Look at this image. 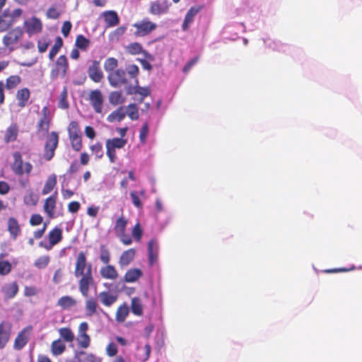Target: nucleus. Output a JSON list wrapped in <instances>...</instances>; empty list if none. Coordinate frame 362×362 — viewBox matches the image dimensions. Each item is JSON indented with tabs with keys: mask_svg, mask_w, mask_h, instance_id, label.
<instances>
[{
	"mask_svg": "<svg viewBox=\"0 0 362 362\" xmlns=\"http://www.w3.org/2000/svg\"><path fill=\"white\" fill-rule=\"evenodd\" d=\"M60 337L66 342H72L74 340V334L69 327H62L59 329Z\"/></svg>",
	"mask_w": 362,
	"mask_h": 362,
	"instance_id": "47",
	"label": "nucleus"
},
{
	"mask_svg": "<svg viewBox=\"0 0 362 362\" xmlns=\"http://www.w3.org/2000/svg\"><path fill=\"white\" fill-rule=\"evenodd\" d=\"M130 197L132 199V204L134 206L138 209H141L143 205L139 199L138 194L135 191H132L130 192Z\"/></svg>",
	"mask_w": 362,
	"mask_h": 362,
	"instance_id": "62",
	"label": "nucleus"
},
{
	"mask_svg": "<svg viewBox=\"0 0 362 362\" xmlns=\"http://www.w3.org/2000/svg\"><path fill=\"white\" fill-rule=\"evenodd\" d=\"M100 259L105 264H109L110 261V252L104 245L100 246Z\"/></svg>",
	"mask_w": 362,
	"mask_h": 362,
	"instance_id": "51",
	"label": "nucleus"
},
{
	"mask_svg": "<svg viewBox=\"0 0 362 362\" xmlns=\"http://www.w3.org/2000/svg\"><path fill=\"white\" fill-rule=\"evenodd\" d=\"M77 300L70 296H64L57 300V305L63 310H69L75 307Z\"/></svg>",
	"mask_w": 362,
	"mask_h": 362,
	"instance_id": "28",
	"label": "nucleus"
},
{
	"mask_svg": "<svg viewBox=\"0 0 362 362\" xmlns=\"http://www.w3.org/2000/svg\"><path fill=\"white\" fill-rule=\"evenodd\" d=\"M63 40L60 36H57L55 39L54 45L52 47L49 52V59L52 60L54 57L57 54L61 48L63 46Z\"/></svg>",
	"mask_w": 362,
	"mask_h": 362,
	"instance_id": "40",
	"label": "nucleus"
},
{
	"mask_svg": "<svg viewBox=\"0 0 362 362\" xmlns=\"http://www.w3.org/2000/svg\"><path fill=\"white\" fill-rule=\"evenodd\" d=\"M13 161L10 164L12 172L17 176L21 177L24 174L28 175L33 170V165L29 162H23V156L19 151L12 154Z\"/></svg>",
	"mask_w": 362,
	"mask_h": 362,
	"instance_id": "3",
	"label": "nucleus"
},
{
	"mask_svg": "<svg viewBox=\"0 0 362 362\" xmlns=\"http://www.w3.org/2000/svg\"><path fill=\"white\" fill-rule=\"evenodd\" d=\"M39 293V289L35 286H25L24 296L26 297H32L36 296Z\"/></svg>",
	"mask_w": 362,
	"mask_h": 362,
	"instance_id": "64",
	"label": "nucleus"
},
{
	"mask_svg": "<svg viewBox=\"0 0 362 362\" xmlns=\"http://www.w3.org/2000/svg\"><path fill=\"white\" fill-rule=\"evenodd\" d=\"M23 34L24 32L20 27L11 29L3 37L2 40L4 47L10 51L14 50L16 45L22 39Z\"/></svg>",
	"mask_w": 362,
	"mask_h": 362,
	"instance_id": "7",
	"label": "nucleus"
},
{
	"mask_svg": "<svg viewBox=\"0 0 362 362\" xmlns=\"http://www.w3.org/2000/svg\"><path fill=\"white\" fill-rule=\"evenodd\" d=\"M126 116V112L123 107H119L111 112L107 117L109 122H120Z\"/></svg>",
	"mask_w": 362,
	"mask_h": 362,
	"instance_id": "34",
	"label": "nucleus"
},
{
	"mask_svg": "<svg viewBox=\"0 0 362 362\" xmlns=\"http://www.w3.org/2000/svg\"><path fill=\"white\" fill-rule=\"evenodd\" d=\"M69 69V64L65 54L60 55L54 62L50 70V78L56 80L59 77L64 78Z\"/></svg>",
	"mask_w": 362,
	"mask_h": 362,
	"instance_id": "5",
	"label": "nucleus"
},
{
	"mask_svg": "<svg viewBox=\"0 0 362 362\" xmlns=\"http://www.w3.org/2000/svg\"><path fill=\"white\" fill-rule=\"evenodd\" d=\"M50 260L51 258L49 255H42L35 260L34 266L38 269H45L49 265Z\"/></svg>",
	"mask_w": 362,
	"mask_h": 362,
	"instance_id": "44",
	"label": "nucleus"
},
{
	"mask_svg": "<svg viewBox=\"0 0 362 362\" xmlns=\"http://www.w3.org/2000/svg\"><path fill=\"white\" fill-rule=\"evenodd\" d=\"M148 132H149L148 125L146 122L142 125V127L140 129V132H139V141H140L141 144H145L146 143V139H147V137L148 135Z\"/></svg>",
	"mask_w": 362,
	"mask_h": 362,
	"instance_id": "55",
	"label": "nucleus"
},
{
	"mask_svg": "<svg viewBox=\"0 0 362 362\" xmlns=\"http://www.w3.org/2000/svg\"><path fill=\"white\" fill-rule=\"evenodd\" d=\"M126 92L128 95L139 94V95H141L139 103L143 102L144 98L151 94V91L148 87L139 86L138 78L136 83H134L133 82L132 86H129L127 87Z\"/></svg>",
	"mask_w": 362,
	"mask_h": 362,
	"instance_id": "18",
	"label": "nucleus"
},
{
	"mask_svg": "<svg viewBox=\"0 0 362 362\" xmlns=\"http://www.w3.org/2000/svg\"><path fill=\"white\" fill-rule=\"evenodd\" d=\"M143 276L140 269L132 268L127 271L124 276V281L126 283H134L138 281Z\"/></svg>",
	"mask_w": 362,
	"mask_h": 362,
	"instance_id": "27",
	"label": "nucleus"
},
{
	"mask_svg": "<svg viewBox=\"0 0 362 362\" xmlns=\"http://www.w3.org/2000/svg\"><path fill=\"white\" fill-rule=\"evenodd\" d=\"M30 98V92L28 88L19 89L16 93V99L18 105L20 107H24L27 105Z\"/></svg>",
	"mask_w": 362,
	"mask_h": 362,
	"instance_id": "26",
	"label": "nucleus"
},
{
	"mask_svg": "<svg viewBox=\"0 0 362 362\" xmlns=\"http://www.w3.org/2000/svg\"><path fill=\"white\" fill-rule=\"evenodd\" d=\"M12 334V324L7 320L0 322V349H4L8 343Z\"/></svg>",
	"mask_w": 362,
	"mask_h": 362,
	"instance_id": "13",
	"label": "nucleus"
},
{
	"mask_svg": "<svg viewBox=\"0 0 362 362\" xmlns=\"http://www.w3.org/2000/svg\"><path fill=\"white\" fill-rule=\"evenodd\" d=\"M8 231L13 240H16L21 233V228L16 218L10 217L7 222Z\"/></svg>",
	"mask_w": 362,
	"mask_h": 362,
	"instance_id": "24",
	"label": "nucleus"
},
{
	"mask_svg": "<svg viewBox=\"0 0 362 362\" xmlns=\"http://www.w3.org/2000/svg\"><path fill=\"white\" fill-rule=\"evenodd\" d=\"M89 325L88 322L80 323L78 329L77 341L79 347L87 349L90 344V337L87 334Z\"/></svg>",
	"mask_w": 362,
	"mask_h": 362,
	"instance_id": "12",
	"label": "nucleus"
},
{
	"mask_svg": "<svg viewBox=\"0 0 362 362\" xmlns=\"http://www.w3.org/2000/svg\"><path fill=\"white\" fill-rule=\"evenodd\" d=\"M90 149L97 158H103L104 153L103 146L100 142H97L96 144L91 145L90 146Z\"/></svg>",
	"mask_w": 362,
	"mask_h": 362,
	"instance_id": "53",
	"label": "nucleus"
},
{
	"mask_svg": "<svg viewBox=\"0 0 362 362\" xmlns=\"http://www.w3.org/2000/svg\"><path fill=\"white\" fill-rule=\"evenodd\" d=\"M106 146V154L110 159V163H114L117 159L116 155V148H113L112 147L105 144Z\"/></svg>",
	"mask_w": 362,
	"mask_h": 362,
	"instance_id": "60",
	"label": "nucleus"
},
{
	"mask_svg": "<svg viewBox=\"0 0 362 362\" xmlns=\"http://www.w3.org/2000/svg\"><path fill=\"white\" fill-rule=\"evenodd\" d=\"M202 7L199 6H192L185 16V19L182 25L183 30H187L190 24L194 21V16L201 11Z\"/></svg>",
	"mask_w": 362,
	"mask_h": 362,
	"instance_id": "22",
	"label": "nucleus"
},
{
	"mask_svg": "<svg viewBox=\"0 0 362 362\" xmlns=\"http://www.w3.org/2000/svg\"><path fill=\"white\" fill-rule=\"evenodd\" d=\"M18 134V128L17 124H13L10 125L5 133L4 141L6 143L14 141L16 140Z\"/></svg>",
	"mask_w": 362,
	"mask_h": 362,
	"instance_id": "32",
	"label": "nucleus"
},
{
	"mask_svg": "<svg viewBox=\"0 0 362 362\" xmlns=\"http://www.w3.org/2000/svg\"><path fill=\"white\" fill-rule=\"evenodd\" d=\"M4 297L8 299L14 298L18 292V285L16 282L5 285L2 288Z\"/></svg>",
	"mask_w": 362,
	"mask_h": 362,
	"instance_id": "29",
	"label": "nucleus"
},
{
	"mask_svg": "<svg viewBox=\"0 0 362 362\" xmlns=\"http://www.w3.org/2000/svg\"><path fill=\"white\" fill-rule=\"evenodd\" d=\"M21 78L18 75H11L6 79L4 87L7 90H13L16 88L21 83Z\"/></svg>",
	"mask_w": 362,
	"mask_h": 362,
	"instance_id": "38",
	"label": "nucleus"
},
{
	"mask_svg": "<svg viewBox=\"0 0 362 362\" xmlns=\"http://www.w3.org/2000/svg\"><path fill=\"white\" fill-rule=\"evenodd\" d=\"M131 310L137 316H141L143 314V305L139 298L134 297L132 299Z\"/></svg>",
	"mask_w": 362,
	"mask_h": 362,
	"instance_id": "39",
	"label": "nucleus"
},
{
	"mask_svg": "<svg viewBox=\"0 0 362 362\" xmlns=\"http://www.w3.org/2000/svg\"><path fill=\"white\" fill-rule=\"evenodd\" d=\"M66 349L65 344L60 339L54 340L51 344V351L54 356L62 354Z\"/></svg>",
	"mask_w": 362,
	"mask_h": 362,
	"instance_id": "37",
	"label": "nucleus"
},
{
	"mask_svg": "<svg viewBox=\"0 0 362 362\" xmlns=\"http://www.w3.org/2000/svg\"><path fill=\"white\" fill-rule=\"evenodd\" d=\"M129 315V308L125 305H120L116 312V320L118 322H123L125 321Z\"/></svg>",
	"mask_w": 362,
	"mask_h": 362,
	"instance_id": "46",
	"label": "nucleus"
},
{
	"mask_svg": "<svg viewBox=\"0 0 362 362\" xmlns=\"http://www.w3.org/2000/svg\"><path fill=\"white\" fill-rule=\"evenodd\" d=\"M100 274L102 278L110 280H116L119 276V274L116 268L113 265L109 264L101 267L100 269Z\"/></svg>",
	"mask_w": 362,
	"mask_h": 362,
	"instance_id": "21",
	"label": "nucleus"
},
{
	"mask_svg": "<svg viewBox=\"0 0 362 362\" xmlns=\"http://www.w3.org/2000/svg\"><path fill=\"white\" fill-rule=\"evenodd\" d=\"M50 40L47 37H42L37 41V49L40 53H44L47 51Z\"/></svg>",
	"mask_w": 362,
	"mask_h": 362,
	"instance_id": "52",
	"label": "nucleus"
},
{
	"mask_svg": "<svg viewBox=\"0 0 362 362\" xmlns=\"http://www.w3.org/2000/svg\"><path fill=\"white\" fill-rule=\"evenodd\" d=\"M143 354L139 355V358L141 361L142 362H145L146 361L149 357H150V354H151V347L150 346L149 344H146L144 348H143Z\"/></svg>",
	"mask_w": 362,
	"mask_h": 362,
	"instance_id": "57",
	"label": "nucleus"
},
{
	"mask_svg": "<svg viewBox=\"0 0 362 362\" xmlns=\"http://www.w3.org/2000/svg\"><path fill=\"white\" fill-rule=\"evenodd\" d=\"M87 72L89 78L95 83H100L104 77L100 62L97 60L92 62L88 68Z\"/></svg>",
	"mask_w": 362,
	"mask_h": 362,
	"instance_id": "16",
	"label": "nucleus"
},
{
	"mask_svg": "<svg viewBox=\"0 0 362 362\" xmlns=\"http://www.w3.org/2000/svg\"><path fill=\"white\" fill-rule=\"evenodd\" d=\"M158 245L156 241L151 240L148 243V260L150 267L154 265L158 259Z\"/></svg>",
	"mask_w": 362,
	"mask_h": 362,
	"instance_id": "19",
	"label": "nucleus"
},
{
	"mask_svg": "<svg viewBox=\"0 0 362 362\" xmlns=\"http://www.w3.org/2000/svg\"><path fill=\"white\" fill-rule=\"evenodd\" d=\"M106 27L112 28L119 23V18L115 11H106L102 13Z\"/></svg>",
	"mask_w": 362,
	"mask_h": 362,
	"instance_id": "23",
	"label": "nucleus"
},
{
	"mask_svg": "<svg viewBox=\"0 0 362 362\" xmlns=\"http://www.w3.org/2000/svg\"><path fill=\"white\" fill-rule=\"evenodd\" d=\"M58 143V133L57 132H51L45 145L44 158L45 160H50L54 157Z\"/></svg>",
	"mask_w": 362,
	"mask_h": 362,
	"instance_id": "9",
	"label": "nucleus"
},
{
	"mask_svg": "<svg viewBox=\"0 0 362 362\" xmlns=\"http://www.w3.org/2000/svg\"><path fill=\"white\" fill-rule=\"evenodd\" d=\"M139 74V69L136 64H131L127 66L126 70L117 69L114 72L107 75V80L110 85L114 88L132 86L133 82L136 83L137 77Z\"/></svg>",
	"mask_w": 362,
	"mask_h": 362,
	"instance_id": "2",
	"label": "nucleus"
},
{
	"mask_svg": "<svg viewBox=\"0 0 362 362\" xmlns=\"http://www.w3.org/2000/svg\"><path fill=\"white\" fill-rule=\"evenodd\" d=\"M21 8H16L11 11L9 9H5L0 15V32L8 30L14 23L16 20L22 15Z\"/></svg>",
	"mask_w": 362,
	"mask_h": 362,
	"instance_id": "6",
	"label": "nucleus"
},
{
	"mask_svg": "<svg viewBox=\"0 0 362 362\" xmlns=\"http://www.w3.org/2000/svg\"><path fill=\"white\" fill-rule=\"evenodd\" d=\"M171 4L168 0H156L149 5V13L153 16H161L168 13Z\"/></svg>",
	"mask_w": 362,
	"mask_h": 362,
	"instance_id": "11",
	"label": "nucleus"
},
{
	"mask_svg": "<svg viewBox=\"0 0 362 362\" xmlns=\"http://www.w3.org/2000/svg\"><path fill=\"white\" fill-rule=\"evenodd\" d=\"M57 182V175L55 174L49 175L42 189V194L45 195L50 193L55 187Z\"/></svg>",
	"mask_w": 362,
	"mask_h": 362,
	"instance_id": "36",
	"label": "nucleus"
},
{
	"mask_svg": "<svg viewBox=\"0 0 362 362\" xmlns=\"http://www.w3.org/2000/svg\"><path fill=\"white\" fill-rule=\"evenodd\" d=\"M109 102L113 105H117L124 102V98L120 91H112L109 95Z\"/></svg>",
	"mask_w": 362,
	"mask_h": 362,
	"instance_id": "48",
	"label": "nucleus"
},
{
	"mask_svg": "<svg viewBox=\"0 0 362 362\" xmlns=\"http://www.w3.org/2000/svg\"><path fill=\"white\" fill-rule=\"evenodd\" d=\"M125 112L132 120H136L139 117L138 107L134 103L129 104Z\"/></svg>",
	"mask_w": 362,
	"mask_h": 362,
	"instance_id": "50",
	"label": "nucleus"
},
{
	"mask_svg": "<svg viewBox=\"0 0 362 362\" xmlns=\"http://www.w3.org/2000/svg\"><path fill=\"white\" fill-rule=\"evenodd\" d=\"M104 69L109 74L114 72L118 66V60L115 57H108L104 62Z\"/></svg>",
	"mask_w": 362,
	"mask_h": 362,
	"instance_id": "42",
	"label": "nucleus"
},
{
	"mask_svg": "<svg viewBox=\"0 0 362 362\" xmlns=\"http://www.w3.org/2000/svg\"><path fill=\"white\" fill-rule=\"evenodd\" d=\"M43 221L42 216L39 214H33L31 215L29 223L33 226L40 225Z\"/></svg>",
	"mask_w": 362,
	"mask_h": 362,
	"instance_id": "59",
	"label": "nucleus"
},
{
	"mask_svg": "<svg viewBox=\"0 0 362 362\" xmlns=\"http://www.w3.org/2000/svg\"><path fill=\"white\" fill-rule=\"evenodd\" d=\"M90 40L84 37L83 35H77L75 41V46L82 50L86 51L88 47L90 46Z\"/></svg>",
	"mask_w": 362,
	"mask_h": 362,
	"instance_id": "41",
	"label": "nucleus"
},
{
	"mask_svg": "<svg viewBox=\"0 0 362 362\" xmlns=\"http://www.w3.org/2000/svg\"><path fill=\"white\" fill-rule=\"evenodd\" d=\"M132 236L136 241H139L142 236V229L140 226L139 223H136L134 226L132 232Z\"/></svg>",
	"mask_w": 362,
	"mask_h": 362,
	"instance_id": "58",
	"label": "nucleus"
},
{
	"mask_svg": "<svg viewBox=\"0 0 362 362\" xmlns=\"http://www.w3.org/2000/svg\"><path fill=\"white\" fill-rule=\"evenodd\" d=\"M37 202L38 197L33 192H29L24 197V203L26 205L35 206Z\"/></svg>",
	"mask_w": 362,
	"mask_h": 362,
	"instance_id": "54",
	"label": "nucleus"
},
{
	"mask_svg": "<svg viewBox=\"0 0 362 362\" xmlns=\"http://www.w3.org/2000/svg\"><path fill=\"white\" fill-rule=\"evenodd\" d=\"M67 131L72 149L76 152L80 151L83 148V143L79 123L77 121L70 122Z\"/></svg>",
	"mask_w": 362,
	"mask_h": 362,
	"instance_id": "4",
	"label": "nucleus"
},
{
	"mask_svg": "<svg viewBox=\"0 0 362 362\" xmlns=\"http://www.w3.org/2000/svg\"><path fill=\"white\" fill-rule=\"evenodd\" d=\"M57 192H55L54 194L47 197L44 203V211L49 218H53L54 217V210L57 203Z\"/></svg>",
	"mask_w": 362,
	"mask_h": 362,
	"instance_id": "20",
	"label": "nucleus"
},
{
	"mask_svg": "<svg viewBox=\"0 0 362 362\" xmlns=\"http://www.w3.org/2000/svg\"><path fill=\"white\" fill-rule=\"evenodd\" d=\"M46 16L48 18L57 19L60 16V12L55 7H50L47 11Z\"/></svg>",
	"mask_w": 362,
	"mask_h": 362,
	"instance_id": "63",
	"label": "nucleus"
},
{
	"mask_svg": "<svg viewBox=\"0 0 362 362\" xmlns=\"http://www.w3.org/2000/svg\"><path fill=\"white\" fill-rule=\"evenodd\" d=\"M100 303L105 306L110 307L117 300V296L110 294L107 291H103L98 294Z\"/></svg>",
	"mask_w": 362,
	"mask_h": 362,
	"instance_id": "31",
	"label": "nucleus"
},
{
	"mask_svg": "<svg viewBox=\"0 0 362 362\" xmlns=\"http://www.w3.org/2000/svg\"><path fill=\"white\" fill-rule=\"evenodd\" d=\"M42 117L40 119L37 129L39 132L47 134L49 132L51 119L49 117V110L47 106H45L42 109Z\"/></svg>",
	"mask_w": 362,
	"mask_h": 362,
	"instance_id": "17",
	"label": "nucleus"
},
{
	"mask_svg": "<svg viewBox=\"0 0 362 362\" xmlns=\"http://www.w3.org/2000/svg\"><path fill=\"white\" fill-rule=\"evenodd\" d=\"M127 143V140L123 138L109 139L106 141L105 144L112 147L113 148H122Z\"/></svg>",
	"mask_w": 362,
	"mask_h": 362,
	"instance_id": "43",
	"label": "nucleus"
},
{
	"mask_svg": "<svg viewBox=\"0 0 362 362\" xmlns=\"http://www.w3.org/2000/svg\"><path fill=\"white\" fill-rule=\"evenodd\" d=\"M127 223L128 221L127 218L123 215L117 219L114 226V230L115 231L116 235L120 233L125 232Z\"/></svg>",
	"mask_w": 362,
	"mask_h": 362,
	"instance_id": "45",
	"label": "nucleus"
},
{
	"mask_svg": "<svg viewBox=\"0 0 362 362\" xmlns=\"http://www.w3.org/2000/svg\"><path fill=\"white\" fill-rule=\"evenodd\" d=\"M25 32L30 35L40 33L42 30V21L35 16L25 21L23 23Z\"/></svg>",
	"mask_w": 362,
	"mask_h": 362,
	"instance_id": "14",
	"label": "nucleus"
},
{
	"mask_svg": "<svg viewBox=\"0 0 362 362\" xmlns=\"http://www.w3.org/2000/svg\"><path fill=\"white\" fill-rule=\"evenodd\" d=\"M63 238L62 230L59 227H55L48 233V243L40 242L39 246L43 247L46 250H51L54 245L62 241Z\"/></svg>",
	"mask_w": 362,
	"mask_h": 362,
	"instance_id": "10",
	"label": "nucleus"
},
{
	"mask_svg": "<svg viewBox=\"0 0 362 362\" xmlns=\"http://www.w3.org/2000/svg\"><path fill=\"white\" fill-rule=\"evenodd\" d=\"M199 60V57L196 56L194 58L191 59L189 62L186 63V64L184 66L182 69V71L185 74H187L189 71V70L192 69V67L195 65L198 61Z\"/></svg>",
	"mask_w": 362,
	"mask_h": 362,
	"instance_id": "61",
	"label": "nucleus"
},
{
	"mask_svg": "<svg viewBox=\"0 0 362 362\" xmlns=\"http://www.w3.org/2000/svg\"><path fill=\"white\" fill-rule=\"evenodd\" d=\"M11 270V264L7 260L0 259V275H7Z\"/></svg>",
	"mask_w": 362,
	"mask_h": 362,
	"instance_id": "56",
	"label": "nucleus"
},
{
	"mask_svg": "<svg viewBox=\"0 0 362 362\" xmlns=\"http://www.w3.org/2000/svg\"><path fill=\"white\" fill-rule=\"evenodd\" d=\"M133 27L136 29L134 33L135 37H144L154 31L157 28V25L146 18L135 23Z\"/></svg>",
	"mask_w": 362,
	"mask_h": 362,
	"instance_id": "8",
	"label": "nucleus"
},
{
	"mask_svg": "<svg viewBox=\"0 0 362 362\" xmlns=\"http://www.w3.org/2000/svg\"><path fill=\"white\" fill-rule=\"evenodd\" d=\"M136 254V250L134 248H130L127 250L124 251L119 259V264L121 267H125L128 266L134 259Z\"/></svg>",
	"mask_w": 362,
	"mask_h": 362,
	"instance_id": "25",
	"label": "nucleus"
},
{
	"mask_svg": "<svg viewBox=\"0 0 362 362\" xmlns=\"http://www.w3.org/2000/svg\"><path fill=\"white\" fill-rule=\"evenodd\" d=\"M74 274L76 277L81 276L78 281V289L83 297H87L94 279L92 266L90 263L87 264V258L83 252H80L76 257Z\"/></svg>",
	"mask_w": 362,
	"mask_h": 362,
	"instance_id": "1",
	"label": "nucleus"
},
{
	"mask_svg": "<svg viewBox=\"0 0 362 362\" xmlns=\"http://www.w3.org/2000/svg\"><path fill=\"white\" fill-rule=\"evenodd\" d=\"M125 49L129 54L132 55L143 54L146 57L148 54L147 51L143 49L142 45L139 42H132L129 44L125 47Z\"/></svg>",
	"mask_w": 362,
	"mask_h": 362,
	"instance_id": "33",
	"label": "nucleus"
},
{
	"mask_svg": "<svg viewBox=\"0 0 362 362\" xmlns=\"http://www.w3.org/2000/svg\"><path fill=\"white\" fill-rule=\"evenodd\" d=\"M28 341V337L25 334V329L20 332L14 341V349L20 350L23 348Z\"/></svg>",
	"mask_w": 362,
	"mask_h": 362,
	"instance_id": "35",
	"label": "nucleus"
},
{
	"mask_svg": "<svg viewBox=\"0 0 362 362\" xmlns=\"http://www.w3.org/2000/svg\"><path fill=\"white\" fill-rule=\"evenodd\" d=\"M98 308L96 300L93 298L87 299L85 302L86 315L87 317H92L93 315L97 314V309Z\"/></svg>",
	"mask_w": 362,
	"mask_h": 362,
	"instance_id": "30",
	"label": "nucleus"
},
{
	"mask_svg": "<svg viewBox=\"0 0 362 362\" xmlns=\"http://www.w3.org/2000/svg\"><path fill=\"white\" fill-rule=\"evenodd\" d=\"M88 99L95 112L101 113L104 101L101 91L98 89L91 90L89 93Z\"/></svg>",
	"mask_w": 362,
	"mask_h": 362,
	"instance_id": "15",
	"label": "nucleus"
},
{
	"mask_svg": "<svg viewBox=\"0 0 362 362\" xmlns=\"http://www.w3.org/2000/svg\"><path fill=\"white\" fill-rule=\"evenodd\" d=\"M67 88L64 87L59 95V100L58 102V107L63 110H66L69 107V104L67 100Z\"/></svg>",
	"mask_w": 362,
	"mask_h": 362,
	"instance_id": "49",
	"label": "nucleus"
}]
</instances>
